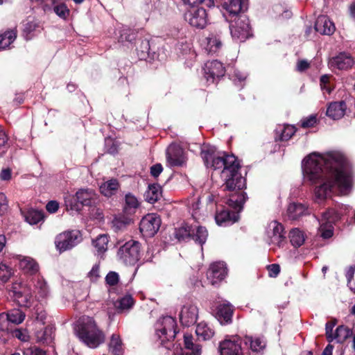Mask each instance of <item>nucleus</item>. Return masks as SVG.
I'll return each instance as SVG.
<instances>
[{
	"label": "nucleus",
	"mask_w": 355,
	"mask_h": 355,
	"mask_svg": "<svg viewBox=\"0 0 355 355\" xmlns=\"http://www.w3.org/2000/svg\"><path fill=\"white\" fill-rule=\"evenodd\" d=\"M96 196V194L92 189H80L76 193L77 202H73L69 196L64 197L66 209L71 214H78L83 205H89Z\"/></svg>",
	"instance_id": "obj_4"
},
{
	"label": "nucleus",
	"mask_w": 355,
	"mask_h": 355,
	"mask_svg": "<svg viewBox=\"0 0 355 355\" xmlns=\"http://www.w3.org/2000/svg\"><path fill=\"white\" fill-rule=\"evenodd\" d=\"M130 223L131 220L125 217L115 218L112 221L113 227L117 230L123 229Z\"/></svg>",
	"instance_id": "obj_48"
},
{
	"label": "nucleus",
	"mask_w": 355,
	"mask_h": 355,
	"mask_svg": "<svg viewBox=\"0 0 355 355\" xmlns=\"http://www.w3.org/2000/svg\"><path fill=\"white\" fill-rule=\"evenodd\" d=\"M19 260L21 269L26 272L34 274L38 271L39 266L32 258L19 256Z\"/></svg>",
	"instance_id": "obj_29"
},
{
	"label": "nucleus",
	"mask_w": 355,
	"mask_h": 355,
	"mask_svg": "<svg viewBox=\"0 0 355 355\" xmlns=\"http://www.w3.org/2000/svg\"><path fill=\"white\" fill-rule=\"evenodd\" d=\"M118 280L119 275L116 272H110L105 277V281L107 284H108L110 286H114L116 284Z\"/></svg>",
	"instance_id": "obj_55"
},
{
	"label": "nucleus",
	"mask_w": 355,
	"mask_h": 355,
	"mask_svg": "<svg viewBox=\"0 0 355 355\" xmlns=\"http://www.w3.org/2000/svg\"><path fill=\"white\" fill-rule=\"evenodd\" d=\"M37 342L50 344L54 338V328L51 326L38 330L35 334Z\"/></svg>",
	"instance_id": "obj_28"
},
{
	"label": "nucleus",
	"mask_w": 355,
	"mask_h": 355,
	"mask_svg": "<svg viewBox=\"0 0 355 355\" xmlns=\"http://www.w3.org/2000/svg\"><path fill=\"white\" fill-rule=\"evenodd\" d=\"M184 347L175 349L173 355H200V346L193 343L191 335H184Z\"/></svg>",
	"instance_id": "obj_18"
},
{
	"label": "nucleus",
	"mask_w": 355,
	"mask_h": 355,
	"mask_svg": "<svg viewBox=\"0 0 355 355\" xmlns=\"http://www.w3.org/2000/svg\"><path fill=\"white\" fill-rule=\"evenodd\" d=\"M11 178V171L10 169H3L0 173V178L2 180H8Z\"/></svg>",
	"instance_id": "obj_64"
},
{
	"label": "nucleus",
	"mask_w": 355,
	"mask_h": 355,
	"mask_svg": "<svg viewBox=\"0 0 355 355\" xmlns=\"http://www.w3.org/2000/svg\"><path fill=\"white\" fill-rule=\"evenodd\" d=\"M9 321L6 317L5 313H0V330L5 331L8 330Z\"/></svg>",
	"instance_id": "obj_56"
},
{
	"label": "nucleus",
	"mask_w": 355,
	"mask_h": 355,
	"mask_svg": "<svg viewBox=\"0 0 355 355\" xmlns=\"http://www.w3.org/2000/svg\"><path fill=\"white\" fill-rule=\"evenodd\" d=\"M243 202L244 196L243 193H236L232 195L227 202V205L237 211V212L242 209Z\"/></svg>",
	"instance_id": "obj_41"
},
{
	"label": "nucleus",
	"mask_w": 355,
	"mask_h": 355,
	"mask_svg": "<svg viewBox=\"0 0 355 355\" xmlns=\"http://www.w3.org/2000/svg\"><path fill=\"white\" fill-rule=\"evenodd\" d=\"M108 237L105 234L98 236L96 240L93 241L94 246L96 249L98 254H103L107 249Z\"/></svg>",
	"instance_id": "obj_44"
},
{
	"label": "nucleus",
	"mask_w": 355,
	"mask_h": 355,
	"mask_svg": "<svg viewBox=\"0 0 355 355\" xmlns=\"http://www.w3.org/2000/svg\"><path fill=\"white\" fill-rule=\"evenodd\" d=\"M141 202L138 198L131 193H128L124 197L123 212L127 215H133L139 208Z\"/></svg>",
	"instance_id": "obj_22"
},
{
	"label": "nucleus",
	"mask_w": 355,
	"mask_h": 355,
	"mask_svg": "<svg viewBox=\"0 0 355 355\" xmlns=\"http://www.w3.org/2000/svg\"><path fill=\"white\" fill-rule=\"evenodd\" d=\"M269 275L270 277H276L280 272V268L277 264H272L268 266Z\"/></svg>",
	"instance_id": "obj_60"
},
{
	"label": "nucleus",
	"mask_w": 355,
	"mask_h": 355,
	"mask_svg": "<svg viewBox=\"0 0 355 355\" xmlns=\"http://www.w3.org/2000/svg\"><path fill=\"white\" fill-rule=\"evenodd\" d=\"M247 0H224L223 8L231 15H236L246 6Z\"/></svg>",
	"instance_id": "obj_25"
},
{
	"label": "nucleus",
	"mask_w": 355,
	"mask_h": 355,
	"mask_svg": "<svg viewBox=\"0 0 355 355\" xmlns=\"http://www.w3.org/2000/svg\"><path fill=\"white\" fill-rule=\"evenodd\" d=\"M317 123V118L314 115H311L301 120V125L303 128L313 127Z\"/></svg>",
	"instance_id": "obj_51"
},
{
	"label": "nucleus",
	"mask_w": 355,
	"mask_h": 355,
	"mask_svg": "<svg viewBox=\"0 0 355 355\" xmlns=\"http://www.w3.org/2000/svg\"><path fill=\"white\" fill-rule=\"evenodd\" d=\"M336 324V320H331L326 324V336L329 342H331L334 340L332 331L333 328L335 327Z\"/></svg>",
	"instance_id": "obj_53"
},
{
	"label": "nucleus",
	"mask_w": 355,
	"mask_h": 355,
	"mask_svg": "<svg viewBox=\"0 0 355 355\" xmlns=\"http://www.w3.org/2000/svg\"><path fill=\"white\" fill-rule=\"evenodd\" d=\"M328 64L332 69L347 70L354 66V60L350 54L343 52L330 58Z\"/></svg>",
	"instance_id": "obj_15"
},
{
	"label": "nucleus",
	"mask_w": 355,
	"mask_h": 355,
	"mask_svg": "<svg viewBox=\"0 0 355 355\" xmlns=\"http://www.w3.org/2000/svg\"><path fill=\"white\" fill-rule=\"evenodd\" d=\"M162 166L160 164H157L151 166L150 173L154 177H157L162 172Z\"/></svg>",
	"instance_id": "obj_58"
},
{
	"label": "nucleus",
	"mask_w": 355,
	"mask_h": 355,
	"mask_svg": "<svg viewBox=\"0 0 355 355\" xmlns=\"http://www.w3.org/2000/svg\"><path fill=\"white\" fill-rule=\"evenodd\" d=\"M118 258L126 265H135L140 257V244L130 240L120 247L117 252Z\"/></svg>",
	"instance_id": "obj_5"
},
{
	"label": "nucleus",
	"mask_w": 355,
	"mask_h": 355,
	"mask_svg": "<svg viewBox=\"0 0 355 355\" xmlns=\"http://www.w3.org/2000/svg\"><path fill=\"white\" fill-rule=\"evenodd\" d=\"M216 222L219 225H232L239 220V214L236 211L223 210L217 213L215 216Z\"/></svg>",
	"instance_id": "obj_26"
},
{
	"label": "nucleus",
	"mask_w": 355,
	"mask_h": 355,
	"mask_svg": "<svg viewBox=\"0 0 355 355\" xmlns=\"http://www.w3.org/2000/svg\"><path fill=\"white\" fill-rule=\"evenodd\" d=\"M302 170L304 179L312 184L322 181L314 191V199L318 203L330 197L334 187H337L342 195H347L351 191L349 164L340 151L311 153L304 159Z\"/></svg>",
	"instance_id": "obj_1"
},
{
	"label": "nucleus",
	"mask_w": 355,
	"mask_h": 355,
	"mask_svg": "<svg viewBox=\"0 0 355 355\" xmlns=\"http://www.w3.org/2000/svg\"><path fill=\"white\" fill-rule=\"evenodd\" d=\"M289 238L291 244L296 248L301 246L305 241L304 233L297 228L290 232Z\"/></svg>",
	"instance_id": "obj_40"
},
{
	"label": "nucleus",
	"mask_w": 355,
	"mask_h": 355,
	"mask_svg": "<svg viewBox=\"0 0 355 355\" xmlns=\"http://www.w3.org/2000/svg\"><path fill=\"white\" fill-rule=\"evenodd\" d=\"M233 309L229 302L219 304L217 307L216 318L221 324L229 323L232 320Z\"/></svg>",
	"instance_id": "obj_23"
},
{
	"label": "nucleus",
	"mask_w": 355,
	"mask_h": 355,
	"mask_svg": "<svg viewBox=\"0 0 355 355\" xmlns=\"http://www.w3.org/2000/svg\"><path fill=\"white\" fill-rule=\"evenodd\" d=\"M205 78L208 82L213 83L216 78L223 76L225 73V68L222 63L217 61H208L204 67Z\"/></svg>",
	"instance_id": "obj_16"
},
{
	"label": "nucleus",
	"mask_w": 355,
	"mask_h": 355,
	"mask_svg": "<svg viewBox=\"0 0 355 355\" xmlns=\"http://www.w3.org/2000/svg\"><path fill=\"white\" fill-rule=\"evenodd\" d=\"M309 67V63L306 60H300L297 64V70L304 71Z\"/></svg>",
	"instance_id": "obj_62"
},
{
	"label": "nucleus",
	"mask_w": 355,
	"mask_h": 355,
	"mask_svg": "<svg viewBox=\"0 0 355 355\" xmlns=\"http://www.w3.org/2000/svg\"><path fill=\"white\" fill-rule=\"evenodd\" d=\"M6 317L9 322L19 324L24 320L25 314L19 309H13L6 313Z\"/></svg>",
	"instance_id": "obj_42"
},
{
	"label": "nucleus",
	"mask_w": 355,
	"mask_h": 355,
	"mask_svg": "<svg viewBox=\"0 0 355 355\" xmlns=\"http://www.w3.org/2000/svg\"><path fill=\"white\" fill-rule=\"evenodd\" d=\"M241 344V339L236 336L225 338L220 343V355H243Z\"/></svg>",
	"instance_id": "obj_12"
},
{
	"label": "nucleus",
	"mask_w": 355,
	"mask_h": 355,
	"mask_svg": "<svg viewBox=\"0 0 355 355\" xmlns=\"http://www.w3.org/2000/svg\"><path fill=\"white\" fill-rule=\"evenodd\" d=\"M179 317L182 325L189 327L193 324L198 318V309L193 304H187L182 307Z\"/></svg>",
	"instance_id": "obj_17"
},
{
	"label": "nucleus",
	"mask_w": 355,
	"mask_h": 355,
	"mask_svg": "<svg viewBox=\"0 0 355 355\" xmlns=\"http://www.w3.org/2000/svg\"><path fill=\"white\" fill-rule=\"evenodd\" d=\"M25 220L31 225H35L43 219L42 211L35 209H28L26 212H22Z\"/></svg>",
	"instance_id": "obj_37"
},
{
	"label": "nucleus",
	"mask_w": 355,
	"mask_h": 355,
	"mask_svg": "<svg viewBox=\"0 0 355 355\" xmlns=\"http://www.w3.org/2000/svg\"><path fill=\"white\" fill-rule=\"evenodd\" d=\"M222 44L220 39L216 36H211L207 38L206 50L209 53H216L221 48Z\"/></svg>",
	"instance_id": "obj_43"
},
{
	"label": "nucleus",
	"mask_w": 355,
	"mask_h": 355,
	"mask_svg": "<svg viewBox=\"0 0 355 355\" xmlns=\"http://www.w3.org/2000/svg\"><path fill=\"white\" fill-rule=\"evenodd\" d=\"M166 157L167 164L171 167L182 166L187 162L184 150L180 146L175 144L167 148Z\"/></svg>",
	"instance_id": "obj_11"
},
{
	"label": "nucleus",
	"mask_w": 355,
	"mask_h": 355,
	"mask_svg": "<svg viewBox=\"0 0 355 355\" xmlns=\"http://www.w3.org/2000/svg\"><path fill=\"white\" fill-rule=\"evenodd\" d=\"M306 211V208L300 203L293 202L288 207V215L293 220L297 219L304 215Z\"/></svg>",
	"instance_id": "obj_35"
},
{
	"label": "nucleus",
	"mask_w": 355,
	"mask_h": 355,
	"mask_svg": "<svg viewBox=\"0 0 355 355\" xmlns=\"http://www.w3.org/2000/svg\"><path fill=\"white\" fill-rule=\"evenodd\" d=\"M194 232L193 227L185 223L175 229V237L179 241H186L192 238Z\"/></svg>",
	"instance_id": "obj_32"
},
{
	"label": "nucleus",
	"mask_w": 355,
	"mask_h": 355,
	"mask_svg": "<svg viewBox=\"0 0 355 355\" xmlns=\"http://www.w3.org/2000/svg\"><path fill=\"white\" fill-rule=\"evenodd\" d=\"M134 304L132 297L130 295H125L115 303V306L121 311L130 309Z\"/></svg>",
	"instance_id": "obj_46"
},
{
	"label": "nucleus",
	"mask_w": 355,
	"mask_h": 355,
	"mask_svg": "<svg viewBox=\"0 0 355 355\" xmlns=\"http://www.w3.org/2000/svg\"><path fill=\"white\" fill-rule=\"evenodd\" d=\"M33 293L38 300L46 298L49 294V288L43 277L37 276L33 279Z\"/></svg>",
	"instance_id": "obj_21"
},
{
	"label": "nucleus",
	"mask_w": 355,
	"mask_h": 355,
	"mask_svg": "<svg viewBox=\"0 0 355 355\" xmlns=\"http://www.w3.org/2000/svg\"><path fill=\"white\" fill-rule=\"evenodd\" d=\"M194 232L192 235V239L200 245L204 244L208 237V231L206 227L202 226L193 227Z\"/></svg>",
	"instance_id": "obj_38"
},
{
	"label": "nucleus",
	"mask_w": 355,
	"mask_h": 355,
	"mask_svg": "<svg viewBox=\"0 0 355 355\" xmlns=\"http://www.w3.org/2000/svg\"><path fill=\"white\" fill-rule=\"evenodd\" d=\"M346 110V105L344 101L331 103L327 110V115L334 119L342 118Z\"/></svg>",
	"instance_id": "obj_27"
},
{
	"label": "nucleus",
	"mask_w": 355,
	"mask_h": 355,
	"mask_svg": "<svg viewBox=\"0 0 355 355\" xmlns=\"http://www.w3.org/2000/svg\"><path fill=\"white\" fill-rule=\"evenodd\" d=\"M53 10L57 15L63 19H66L69 13V9L63 3L55 6Z\"/></svg>",
	"instance_id": "obj_49"
},
{
	"label": "nucleus",
	"mask_w": 355,
	"mask_h": 355,
	"mask_svg": "<svg viewBox=\"0 0 355 355\" xmlns=\"http://www.w3.org/2000/svg\"><path fill=\"white\" fill-rule=\"evenodd\" d=\"M227 274V268L223 262L214 263L210 266L207 272V278L211 284L214 285L221 281Z\"/></svg>",
	"instance_id": "obj_19"
},
{
	"label": "nucleus",
	"mask_w": 355,
	"mask_h": 355,
	"mask_svg": "<svg viewBox=\"0 0 355 355\" xmlns=\"http://www.w3.org/2000/svg\"><path fill=\"white\" fill-rule=\"evenodd\" d=\"M162 196V189L158 184H150L145 192V200L151 204L156 202Z\"/></svg>",
	"instance_id": "obj_30"
},
{
	"label": "nucleus",
	"mask_w": 355,
	"mask_h": 355,
	"mask_svg": "<svg viewBox=\"0 0 355 355\" xmlns=\"http://www.w3.org/2000/svg\"><path fill=\"white\" fill-rule=\"evenodd\" d=\"M189 24L198 28H203L207 23V13L204 8H191L184 15Z\"/></svg>",
	"instance_id": "obj_14"
},
{
	"label": "nucleus",
	"mask_w": 355,
	"mask_h": 355,
	"mask_svg": "<svg viewBox=\"0 0 355 355\" xmlns=\"http://www.w3.org/2000/svg\"><path fill=\"white\" fill-rule=\"evenodd\" d=\"M8 207L7 199L3 193H0V212H4Z\"/></svg>",
	"instance_id": "obj_61"
},
{
	"label": "nucleus",
	"mask_w": 355,
	"mask_h": 355,
	"mask_svg": "<svg viewBox=\"0 0 355 355\" xmlns=\"http://www.w3.org/2000/svg\"><path fill=\"white\" fill-rule=\"evenodd\" d=\"M295 129L294 126L286 125H279L276 129V135L278 139L281 141H287L295 134Z\"/></svg>",
	"instance_id": "obj_34"
},
{
	"label": "nucleus",
	"mask_w": 355,
	"mask_h": 355,
	"mask_svg": "<svg viewBox=\"0 0 355 355\" xmlns=\"http://www.w3.org/2000/svg\"><path fill=\"white\" fill-rule=\"evenodd\" d=\"M122 341L117 334H113L109 343V351L113 355H121L122 353Z\"/></svg>",
	"instance_id": "obj_39"
},
{
	"label": "nucleus",
	"mask_w": 355,
	"mask_h": 355,
	"mask_svg": "<svg viewBox=\"0 0 355 355\" xmlns=\"http://www.w3.org/2000/svg\"><path fill=\"white\" fill-rule=\"evenodd\" d=\"M183 1L185 4L192 6L198 3H204L208 7H211L214 5V0H183Z\"/></svg>",
	"instance_id": "obj_54"
},
{
	"label": "nucleus",
	"mask_w": 355,
	"mask_h": 355,
	"mask_svg": "<svg viewBox=\"0 0 355 355\" xmlns=\"http://www.w3.org/2000/svg\"><path fill=\"white\" fill-rule=\"evenodd\" d=\"M81 241V236L78 231H67L58 234L55 240L56 248L60 252L71 249Z\"/></svg>",
	"instance_id": "obj_7"
},
{
	"label": "nucleus",
	"mask_w": 355,
	"mask_h": 355,
	"mask_svg": "<svg viewBox=\"0 0 355 355\" xmlns=\"http://www.w3.org/2000/svg\"><path fill=\"white\" fill-rule=\"evenodd\" d=\"M92 281H96L99 277V266L94 265L88 274Z\"/></svg>",
	"instance_id": "obj_57"
},
{
	"label": "nucleus",
	"mask_w": 355,
	"mask_h": 355,
	"mask_svg": "<svg viewBox=\"0 0 355 355\" xmlns=\"http://www.w3.org/2000/svg\"><path fill=\"white\" fill-rule=\"evenodd\" d=\"M266 235L269 240V243L274 244L278 247L282 246L285 242L283 226L276 220H272L268 225Z\"/></svg>",
	"instance_id": "obj_13"
},
{
	"label": "nucleus",
	"mask_w": 355,
	"mask_h": 355,
	"mask_svg": "<svg viewBox=\"0 0 355 355\" xmlns=\"http://www.w3.org/2000/svg\"><path fill=\"white\" fill-rule=\"evenodd\" d=\"M120 188L119 182L116 179L107 180L99 186L100 192L106 197H111L115 195Z\"/></svg>",
	"instance_id": "obj_24"
},
{
	"label": "nucleus",
	"mask_w": 355,
	"mask_h": 355,
	"mask_svg": "<svg viewBox=\"0 0 355 355\" xmlns=\"http://www.w3.org/2000/svg\"><path fill=\"white\" fill-rule=\"evenodd\" d=\"M233 78L234 82L238 80L239 82L241 83L245 80L246 75L241 71H235L234 72Z\"/></svg>",
	"instance_id": "obj_63"
},
{
	"label": "nucleus",
	"mask_w": 355,
	"mask_h": 355,
	"mask_svg": "<svg viewBox=\"0 0 355 355\" xmlns=\"http://www.w3.org/2000/svg\"><path fill=\"white\" fill-rule=\"evenodd\" d=\"M351 335V330L349 328L342 325L336 329L335 334L333 335V337L334 340H336L338 343H343Z\"/></svg>",
	"instance_id": "obj_45"
},
{
	"label": "nucleus",
	"mask_w": 355,
	"mask_h": 355,
	"mask_svg": "<svg viewBox=\"0 0 355 355\" xmlns=\"http://www.w3.org/2000/svg\"><path fill=\"white\" fill-rule=\"evenodd\" d=\"M340 218V214L331 209L322 214L319 232L323 239H329L333 236V224Z\"/></svg>",
	"instance_id": "obj_8"
},
{
	"label": "nucleus",
	"mask_w": 355,
	"mask_h": 355,
	"mask_svg": "<svg viewBox=\"0 0 355 355\" xmlns=\"http://www.w3.org/2000/svg\"><path fill=\"white\" fill-rule=\"evenodd\" d=\"M46 207L49 212L55 213L59 208V204L56 201H50Z\"/></svg>",
	"instance_id": "obj_59"
},
{
	"label": "nucleus",
	"mask_w": 355,
	"mask_h": 355,
	"mask_svg": "<svg viewBox=\"0 0 355 355\" xmlns=\"http://www.w3.org/2000/svg\"><path fill=\"white\" fill-rule=\"evenodd\" d=\"M315 29L322 35H332L335 30L334 24L324 15L319 16L315 21Z\"/></svg>",
	"instance_id": "obj_20"
},
{
	"label": "nucleus",
	"mask_w": 355,
	"mask_h": 355,
	"mask_svg": "<svg viewBox=\"0 0 355 355\" xmlns=\"http://www.w3.org/2000/svg\"><path fill=\"white\" fill-rule=\"evenodd\" d=\"M215 148L205 146L202 148L201 156L207 167L214 170L221 169V178L224 180L225 188L230 191L241 190L245 186V179L239 172V163L233 155L215 157Z\"/></svg>",
	"instance_id": "obj_2"
},
{
	"label": "nucleus",
	"mask_w": 355,
	"mask_h": 355,
	"mask_svg": "<svg viewBox=\"0 0 355 355\" xmlns=\"http://www.w3.org/2000/svg\"><path fill=\"white\" fill-rule=\"evenodd\" d=\"M331 76L329 75H323L320 78V88L324 92L330 94L334 89V87L330 84Z\"/></svg>",
	"instance_id": "obj_47"
},
{
	"label": "nucleus",
	"mask_w": 355,
	"mask_h": 355,
	"mask_svg": "<svg viewBox=\"0 0 355 355\" xmlns=\"http://www.w3.org/2000/svg\"><path fill=\"white\" fill-rule=\"evenodd\" d=\"M196 333L198 338L206 340L213 337L214 330L207 323L202 322L197 325Z\"/></svg>",
	"instance_id": "obj_31"
},
{
	"label": "nucleus",
	"mask_w": 355,
	"mask_h": 355,
	"mask_svg": "<svg viewBox=\"0 0 355 355\" xmlns=\"http://www.w3.org/2000/svg\"><path fill=\"white\" fill-rule=\"evenodd\" d=\"M160 225L159 216L155 214H148L141 219L139 230L144 236L152 237L157 232Z\"/></svg>",
	"instance_id": "obj_10"
},
{
	"label": "nucleus",
	"mask_w": 355,
	"mask_h": 355,
	"mask_svg": "<svg viewBox=\"0 0 355 355\" xmlns=\"http://www.w3.org/2000/svg\"><path fill=\"white\" fill-rule=\"evenodd\" d=\"M75 331L78 337L90 348H96L104 342L105 336L92 318H81Z\"/></svg>",
	"instance_id": "obj_3"
},
{
	"label": "nucleus",
	"mask_w": 355,
	"mask_h": 355,
	"mask_svg": "<svg viewBox=\"0 0 355 355\" xmlns=\"http://www.w3.org/2000/svg\"><path fill=\"white\" fill-rule=\"evenodd\" d=\"M245 343L250 346V349L254 352L263 350L266 346V342L261 338H252L247 336L245 338Z\"/></svg>",
	"instance_id": "obj_36"
},
{
	"label": "nucleus",
	"mask_w": 355,
	"mask_h": 355,
	"mask_svg": "<svg viewBox=\"0 0 355 355\" xmlns=\"http://www.w3.org/2000/svg\"><path fill=\"white\" fill-rule=\"evenodd\" d=\"M17 37L16 30H8L0 34V49L4 50L15 40Z\"/></svg>",
	"instance_id": "obj_33"
},
{
	"label": "nucleus",
	"mask_w": 355,
	"mask_h": 355,
	"mask_svg": "<svg viewBox=\"0 0 355 355\" xmlns=\"http://www.w3.org/2000/svg\"><path fill=\"white\" fill-rule=\"evenodd\" d=\"M230 28L234 40L243 42L250 36L249 19L245 16L239 17Z\"/></svg>",
	"instance_id": "obj_9"
},
{
	"label": "nucleus",
	"mask_w": 355,
	"mask_h": 355,
	"mask_svg": "<svg viewBox=\"0 0 355 355\" xmlns=\"http://www.w3.org/2000/svg\"><path fill=\"white\" fill-rule=\"evenodd\" d=\"M11 275V270L6 264L0 263V278L3 281H7Z\"/></svg>",
	"instance_id": "obj_52"
},
{
	"label": "nucleus",
	"mask_w": 355,
	"mask_h": 355,
	"mask_svg": "<svg viewBox=\"0 0 355 355\" xmlns=\"http://www.w3.org/2000/svg\"><path fill=\"white\" fill-rule=\"evenodd\" d=\"M176 321L171 316L161 318L156 324V334L162 343L173 339L176 335Z\"/></svg>",
	"instance_id": "obj_6"
},
{
	"label": "nucleus",
	"mask_w": 355,
	"mask_h": 355,
	"mask_svg": "<svg viewBox=\"0 0 355 355\" xmlns=\"http://www.w3.org/2000/svg\"><path fill=\"white\" fill-rule=\"evenodd\" d=\"M12 334L14 337L18 338L19 340L26 342L28 340L29 336L28 332L25 329H17L12 331Z\"/></svg>",
	"instance_id": "obj_50"
}]
</instances>
